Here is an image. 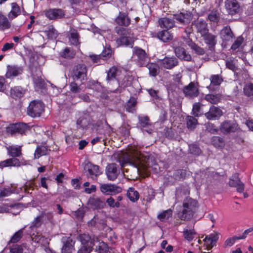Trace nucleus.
Returning <instances> with one entry per match:
<instances>
[{
	"mask_svg": "<svg viewBox=\"0 0 253 253\" xmlns=\"http://www.w3.org/2000/svg\"><path fill=\"white\" fill-rule=\"evenodd\" d=\"M25 93V90L21 86H15L10 90L11 96L15 99L23 97Z\"/></svg>",
	"mask_w": 253,
	"mask_h": 253,
	"instance_id": "c9c22d12",
	"label": "nucleus"
},
{
	"mask_svg": "<svg viewBox=\"0 0 253 253\" xmlns=\"http://www.w3.org/2000/svg\"><path fill=\"white\" fill-rule=\"evenodd\" d=\"M121 71L117 67L113 66L110 68L107 72L106 81L107 83L111 84L112 83H115L119 84V77L121 75Z\"/></svg>",
	"mask_w": 253,
	"mask_h": 253,
	"instance_id": "1a4fd4ad",
	"label": "nucleus"
},
{
	"mask_svg": "<svg viewBox=\"0 0 253 253\" xmlns=\"http://www.w3.org/2000/svg\"><path fill=\"white\" fill-rule=\"evenodd\" d=\"M191 48L198 54L203 55L205 53V49L193 42L189 44Z\"/></svg>",
	"mask_w": 253,
	"mask_h": 253,
	"instance_id": "13d9d810",
	"label": "nucleus"
},
{
	"mask_svg": "<svg viewBox=\"0 0 253 253\" xmlns=\"http://www.w3.org/2000/svg\"><path fill=\"white\" fill-rule=\"evenodd\" d=\"M19 159L15 158H9L0 162V168L4 167H19L22 165Z\"/></svg>",
	"mask_w": 253,
	"mask_h": 253,
	"instance_id": "5701e85b",
	"label": "nucleus"
},
{
	"mask_svg": "<svg viewBox=\"0 0 253 253\" xmlns=\"http://www.w3.org/2000/svg\"><path fill=\"white\" fill-rule=\"evenodd\" d=\"M100 190L103 194L106 195H114L122 191V188L120 187L109 184H101Z\"/></svg>",
	"mask_w": 253,
	"mask_h": 253,
	"instance_id": "6e6552de",
	"label": "nucleus"
},
{
	"mask_svg": "<svg viewBox=\"0 0 253 253\" xmlns=\"http://www.w3.org/2000/svg\"><path fill=\"white\" fill-rule=\"evenodd\" d=\"M225 6L229 14L233 15L239 11V5L236 0H227Z\"/></svg>",
	"mask_w": 253,
	"mask_h": 253,
	"instance_id": "4be33fe9",
	"label": "nucleus"
},
{
	"mask_svg": "<svg viewBox=\"0 0 253 253\" xmlns=\"http://www.w3.org/2000/svg\"><path fill=\"white\" fill-rule=\"evenodd\" d=\"M108 250V245L103 242H99L96 247V251L98 253H107Z\"/></svg>",
	"mask_w": 253,
	"mask_h": 253,
	"instance_id": "864d4df0",
	"label": "nucleus"
},
{
	"mask_svg": "<svg viewBox=\"0 0 253 253\" xmlns=\"http://www.w3.org/2000/svg\"><path fill=\"white\" fill-rule=\"evenodd\" d=\"M222 115L221 110L216 106H212L209 111L206 113L205 115L209 120H216L218 119Z\"/></svg>",
	"mask_w": 253,
	"mask_h": 253,
	"instance_id": "a211bd4d",
	"label": "nucleus"
},
{
	"mask_svg": "<svg viewBox=\"0 0 253 253\" xmlns=\"http://www.w3.org/2000/svg\"><path fill=\"white\" fill-rule=\"evenodd\" d=\"M205 99L212 104H217L220 99L219 94H207L205 96Z\"/></svg>",
	"mask_w": 253,
	"mask_h": 253,
	"instance_id": "8fccbe9b",
	"label": "nucleus"
},
{
	"mask_svg": "<svg viewBox=\"0 0 253 253\" xmlns=\"http://www.w3.org/2000/svg\"><path fill=\"white\" fill-rule=\"evenodd\" d=\"M61 241L63 244L62 253H72L75 250V242L70 237H63Z\"/></svg>",
	"mask_w": 253,
	"mask_h": 253,
	"instance_id": "f8f14e48",
	"label": "nucleus"
},
{
	"mask_svg": "<svg viewBox=\"0 0 253 253\" xmlns=\"http://www.w3.org/2000/svg\"><path fill=\"white\" fill-rule=\"evenodd\" d=\"M50 150L47 147L44 146H38L34 153V157L35 159H39L41 156L46 155L49 154Z\"/></svg>",
	"mask_w": 253,
	"mask_h": 253,
	"instance_id": "473e14b6",
	"label": "nucleus"
},
{
	"mask_svg": "<svg viewBox=\"0 0 253 253\" xmlns=\"http://www.w3.org/2000/svg\"><path fill=\"white\" fill-rule=\"evenodd\" d=\"M194 234H195V232L193 230L186 229L183 231L184 238L189 241H191L193 240Z\"/></svg>",
	"mask_w": 253,
	"mask_h": 253,
	"instance_id": "680f3d73",
	"label": "nucleus"
},
{
	"mask_svg": "<svg viewBox=\"0 0 253 253\" xmlns=\"http://www.w3.org/2000/svg\"><path fill=\"white\" fill-rule=\"evenodd\" d=\"M23 252V248L21 245H14L10 249V253H22Z\"/></svg>",
	"mask_w": 253,
	"mask_h": 253,
	"instance_id": "338daca9",
	"label": "nucleus"
},
{
	"mask_svg": "<svg viewBox=\"0 0 253 253\" xmlns=\"http://www.w3.org/2000/svg\"><path fill=\"white\" fill-rule=\"evenodd\" d=\"M60 55L63 58L70 59L75 56V52L73 49L66 47L60 53Z\"/></svg>",
	"mask_w": 253,
	"mask_h": 253,
	"instance_id": "c03bdc74",
	"label": "nucleus"
},
{
	"mask_svg": "<svg viewBox=\"0 0 253 253\" xmlns=\"http://www.w3.org/2000/svg\"><path fill=\"white\" fill-rule=\"evenodd\" d=\"M106 203L111 208H119L120 204L119 202H115L112 197H109L106 200Z\"/></svg>",
	"mask_w": 253,
	"mask_h": 253,
	"instance_id": "774afa93",
	"label": "nucleus"
},
{
	"mask_svg": "<svg viewBox=\"0 0 253 253\" xmlns=\"http://www.w3.org/2000/svg\"><path fill=\"white\" fill-rule=\"evenodd\" d=\"M82 84L78 81L73 80L69 84V89L73 93H79L81 91V86Z\"/></svg>",
	"mask_w": 253,
	"mask_h": 253,
	"instance_id": "79ce46f5",
	"label": "nucleus"
},
{
	"mask_svg": "<svg viewBox=\"0 0 253 253\" xmlns=\"http://www.w3.org/2000/svg\"><path fill=\"white\" fill-rule=\"evenodd\" d=\"M126 164H128L134 168H136L137 172L141 170L144 167L138 157H133L128 156L125 163H123L121 164V165L122 167H123Z\"/></svg>",
	"mask_w": 253,
	"mask_h": 253,
	"instance_id": "2eb2a0df",
	"label": "nucleus"
},
{
	"mask_svg": "<svg viewBox=\"0 0 253 253\" xmlns=\"http://www.w3.org/2000/svg\"><path fill=\"white\" fill-rule=\"evenodd\" d=\"M38 72L37 75H33V80L36 90L39 91L45 88L46 84L41 76V71L39 70Z\"/></svg>",
	"mask_w": 253,
	"mask_h": 253,
	"instance_id": "aec40b11",
	"label": "nucleus"
},
{
	"mask_svg": "<svg viewBox=\"0 0 253 253\" xmlns=\"http://www.w3.org/2000/svg\"><path fill=\"white\" fill-rule=\"evenodd\" d=\"M212 144L217 148H222L225 146L223 139L219 136H213L211 139Z\"/></svg>",
	"mask_w": 253,
	"mask_h": 253,
	"instance_id": "09e8293b",
	"label": "nucleus"
},
{
	"mask_svg": "<svg viewBox=\"0 0 253 253\" xmlns=\"http://www.w3.org/2000/svg\"><path fill=\"white\" fill-rule=\"evenodd\" d=\"M197 32L200 33L201 37H203L209 33L207 23L204 20H198L195 24Z\"/></svg>",
	"mask_w": 253,
	"mask_h": 253,
	"instance_id": "cd10ccee",
	"label": "nucleus"
},
{
	"mask_svg": "<svg viewBox=\"0 0 253 253\" xmlns=\"http://www.w3.org/2000/svg\"><path fill=\"white\" fill-rule=\"evenodd\" d=\"M220 37L224 41H230L234 37L233 33L229 26L223 28L220 32Z\"/></svg>",
	"mask_w": 253,
	"mask_h": 253,
	"instance_id": "c85d7f7f",
	"label": "nucleus"
},
{
	"mask_svg": "<svg viewBox=\"0 0 253 253\" xmlns=\"http://www.w3.org/2000/svg\"><path fill=\"white\" fill-rule=\"evenodd\" d=\"M21 13L19 6L18 4L13 2L11 3V10L8 14V17L10 19H13L16 18Z\"/></svg>",
	"mask_w": 253,
	"mask_h": 253,
	"instance_id": "4c0bfd02",
	"label": "nucleus"
},
{
	"mask_svg": "<svg viewBox=\"0 0 253 253\" xmlns=\"http://www.w3.org/2000/svg\"><path fill=\"white\" fill-rule=\"evenodd\" d=\"M116 32L121 37L116 40V42L119 46L125 45L132 46L133 40L130 37L131 31L128 29L122 27H116Z\"/></svg>",
	"mask_w": 253,
	"mask_h": 253,
	"instance_id": "f03ea898",
	"label": "nucleus"
},
{
	"mask_svg": "<svg viewBox=\"0 0 253 253\" xmlns=\"http://www.w3.org/2000/svg\"><path fill=\"white\" fill-rule=\"evenodd\" d=\"M119 173L120 169L116 164H110L106 167V174L109 180H114L117 178Z\"/></svg>",
	"mask_w": 253,
	"mask_h": 253,
	"instance_id": "9b49d317",
	"label": "nucleus"
},
{
	"mask_svg": "<svg viewBox=\"0 0 253 253\" xmlns=\"http://www.w3.org/2000/svg\"><path fill=\"white\" fill-rule=\"evenodd\" d=\"M192 14L189 11H183L174 15V18L180 24H186L190 22Z\"/></svg>",
	"mask_w": 253,
	"mask_h": 253,
	"instance_id": "9d476101",
	"label": "nucleus"
},
{
	"mask_svg": "<svg viewBox=\"0 0 253 253\" xmlns=\"http://www.w3.org/2000/svg\"><path fill=\"white\" fill-rule=\"evenodd\" d=\"M87 67L84 64H78L76 66L72 73L73 80L78 81L81 84H84V81L87 79Z\"/></svg>",
	"mask_w": 253,
	"mask_h": 253,
	"instance_id": "7ed1b4c3",
	"label": "nucleus"
},
{
	"mask_svg": "<svg viewBox=\"0 0 253 253\" xmlns=\"http://www.w3.org/2000/svg\"><path fill=\"white\" fill-rule=\"evenodd\" d=\"M7 71L6 73L7 78H11L13 77L17 76L23 72V69L21 67L17 66H8Z\"/></svg>",
	"mask_w": 253,
	"mask_h": 253,
	"instance_id": "a878e982",
	"label": "nucleus"
},
{
	"mask_svg": "<svg viewBox=\"0 0 253 253\" xmlns=\"http://www.w3.org/2000/svg\"><path fill=\"white\" fill-rule=\"evenodd\" d=\"M78 239L83 246L93 247L94 245L93 240L88 234H81L79 235Z\"/></svg>",
	"mask_w": 253,
	"mask_h": 253,
	"instance_id": "bb28decb",
	"label": "nucleus"
},
{
	"mask_svg": "<svg viewBox=\"0 0 253 253\" xmlns=\"http://www.w3.org/2000/svg\"><path fill=\"white\" fill-rule=\"evenodd\" d=\"M205 42L209 46V48L214 47L216 44V36L208 33L202 37Z\"/></svg>",
	"mask_w": 253,
	"mask_h": 253,
	"instance_id": "c756f323",
	"label": "nucleus"
},
{
	"mask_svg": "<svg viewBox=\"0 0 253 253\" xmlns=\"http://www.w3.org/2000/svg\"><path fill=\"white\" fill-rule=\"evenodd\" d=\"M32 239L33 242L38 243L41 246H46L48 244L47 239L39 233L34 235V237H32Z\"/></svg>",
	"mask_w": 253,
	"mask_h": 253,
	"instance_id": "ea45409f",
	"label": "nucleus"
},
{
	"mask_svg": "<svg viewBox=\"0 0 253 253\" xmlns=\"http://www.w3.org/2000/svg\"><path fill=\"white\" fill-rule=\"evenodd\" d=\"M46 16L51 20H55L64 17L65 13L61 9H50L45 13Z\"/></svg>",
	"mask_w": 253,
	"mask_h": 253,
	"instance_id": "412c9836",
	"label": "nucleus"
},
{
	"mask_svg": "<svg viewBox=\"0 0 253 253\" xmlns=\"http://www.w3.org/2000/svg\"><path fill=\"white\" fill-rule=\"evenodd\" d=\"M183 210L178 213L179 217L181 220H189L195 212L198 207V202L191 198H185L183 202Z\"/></svg>",
	"mask_w": 253,
	"mask_h": 253,
	"instance_id": "f257e3e1",
	"label": "nucleus"
},
{
	"mask_svg": "<svg viewBox=\"0 0 253 253\" xmlns=\"http://www.w3.org/2000/svg\"><path fill=\"white\" fill-rule=\"evenodd\" d=\"M147 68L149 70L150 76L152 77H156L159 74V66L154 63H149L146 65Z\"/></svg>",
	"mask_w": 253,
	"mask_h": 253,
	"instance_id": "58836bf2",
	"label": "nucleus"
},
{
	"mask_svg": "<svg viewBox=\"0 0 253 253\" xmlns=\"http://www.w3.org/2000/svg\"><path fill=\"white\" fill-rule=\"evenodd\" d=\"M239 240L238 236H235L232 238H228L224 242L223 247L226 248L227 247H231L234 245L235 241Z\"/></svg>",
	"mask_w": 253,
	"mask_h": 253,
	"instance_id": "69168bd1",
	"label": "nucleus"
},
{
	"mask_svg": "<svg viewBox=\"0 0 253 253\" xmlns=\"http://www.w3.org/2000/svg\"><path fill=\"white\" fill-rule=\"evenodd\" d=\"M69 42L71 44L77 45L79 43V35L77 30L72 29L69 32L68 34Z\"/></svg>",
	"mask_w": 253,
	"mask_h": 253,
	"instance_id": "e433bc0d",
	"label": "nucleus"
},
{
	"mask_svg": "<svg viewBox=\"0 0 253 253\" xmlns=\"http://www.w3.org/2000/svg\"><path fill=\"white\" fill-rule=\"evenodd\" d=\"M46 33L48 38L51 39H55L58 35L57 31L52 26L48 27Z\"/></svg>",
	"mask_w": 253,
	"mask_h": 253,
	"instance_id": "6e6d98bb",
	"label": "nucleus"
},
{
	"mask_svg": "<svg viewBox=\"0 0 253 253\" xmlns=\"http://www.w3.org/2000/svg\"><path fill=\"white\" fill-rule=\"evenodd\" d=\"M157 37L163 42H166L171 41L172 39L173 36L168 30H163L158 33Z\"/></svg>",
	"mask_w": 253,
	"mask_h": 253,
	"instance_id": "f704fd0d",
	"label": "nucleus"
},
{
	"mask_svg": "<svg viewBox=\"0 0 253 253\" xmlns=\"http://www.w3.org/2000/svg\"><path fill=\"white\" fill-rule=\"evenodd\" d=\"M7 154L12 158H16L22 155L21 146L11 145L6 147Z\"/></svg>",
	"mask_w": 253,
	"mask_h": 253,
	"instance_id": "393cba45",
	"label": "nucleus"
},
{
	"mask_svg": "<svg viewBox=\"0 0 253 253\" xmlns=\"http://www.w3.org/2000/svg\"><path fill=\"white\" fill-rule=\"evenodd\" d=\"M211 81V86H218L223 81V79L220 75H213L210 78Z\"/></svg>",
	"mask_w": 253,
	"mask_h": 253,
	"instance_id": "49530a36",
	"label": "nucleus"
},
{
	"mask_svg": "<svg viewBox=\"0 0 253 253\" xmlns=\"http://www.w3.org/2000/svg\"><path fill=\"white\" fill-rule=\"evenodd\" d=\"M218 238L219 236L217 233H211L207 236L204 240V244L206 246V248H204L203 250H207L208 251L211 250L215 246Z\"/></svg>",
	"mask_w": 253,
	"mask_h": 253,
	"instance_id": "4468645a",
	"label": "nucleus"
},
{
	"mask_svg": "<svg viewBox=\"0 0 253 253\" xmlns=\"http://www.w3.org/2000/svg\"><path fill=\"white\" fill-rule=\"evenodd\" d=\"M172 211L171 209L165 211L157 215V218L161 221H165L171 217Z\"/></svg>",
	"mask_w": 253,
	"mask_h": 253,
	"instance_id": "de8ad7c7",
	"label": "nucleus"
},
{
	"mask_svg": "<svg viewBox=\"0 0 253 253\" xmlns=\"http://www.w3.org/2000/svg\"><path fill=\"white\" fill-rule=\"evenodd\" d=\"M133 56L137 57L136 60L139 66H143L146 64L148 56L144 50L137 46L134 47L133 48Z\"/></svg>",
	"mask_w": 253,
	"mask_h": 253,
	"instance_id": "0eeeda50",
	"label": "nucleus"
},
{
	"mask_svg": "<svg viewBox=\"0 0 253 253\" xmlns=\"http://www.w3.org/2000/svg\"><path fill=\"white\" fill-rule=\"evenodd\" d=\"M211 21L217 22L219 19V14L217 10L212 11L208 16Z\"/></svg>",
	"mask_w": 253,
	"mask_h": 253,
	"instance_id": "bf43d9fd",
	"label": "nucleus"
},
{
	"mask_svg": "<svg viewBox=\"0 0 253 253\" xmlns=\"http://www.w3.org/2000/svg\"><path fill=\"white\" fill-rule=\"evenodd\" d=\"M187 125L188 128L194 129L197 124V120L193 117L188 116L186 119Z\"/></svg>",
	"mask_w": 253,
	"mask_h": 253,
	"instance_id": "5fc2aeb1",
	"label": "nucleus"
},
{
	"mask_svg": "<svg viewBox=\"0 0 253 253\" xmlns=\"http://www.w3.org/2000/svg\"><path fill=\"white\" fill-rule=\"evenodd\" d=\"M10 27V23L7 17L0 13V29L5 30Z\"/></svg>",
	"mask_w": 253,
	"mask_h": 253,
	"instance_id": "a18cd8bd",
	"label": "nucleus"
},
{
	"mask_svg": "<svg viewBox=\"0 0 253 253\" xmlns=\"http://www.w3.org/2000/svg\"><path fill=\"white\" fill-rule=\"evenodd\" d=\"M112 55V50L110 48H105L99 55L100 58L105 60L110 58Z\"/></svg>",
	"mask_w": 253,
	"mask_h": 253,
	"instance_id": "0e129e2a",
	"label": "nucleus"
},
{
	"mask_svg": "<svg viewBox=\"0 0 253 253\" xmlns=\"http://www.w3.org/2000/svg\"><path fill=\"white\" fill-rule=\"evenodd\" d=\"M23 236V230L20 229L16 232L11 238L10 242L13 243L18 242Z\"/></svg>",
	"mask_w": 253,
	"mask_h": 253,
	"instance_id": "052dcab7",
	"label": "nucleus"
},
{
	"mask_svg": "<svg viewBox=\"0 0 253 253\" xmlns=\"http://www.w3.org/2000/svg\"><path fill=\"white\" fill-rule=\"evenodd\" d=\"M88 205L93 209H103L105 206V202L99 197H92L89 199Z\"/></svg>",
	"mask_w": 253,
	"mask_h": 253,
	"instance_id": "6ab92c4d",
	"label": "nucleus"
},
{
	"mask_svg": "<svg viewBox=\"0 0 253 253\" xmlns=\"http://www.w3.org/2000/svg\"><path fill=\"white\" fill-rule=\"evenodd\" d=\"M29 129L27 124L23 123H15L9 125L6 127V132L11 136L16 134H23Z\"/></svg>",
	"mask_w": 253,
	"mask_h": 253,
	"instance_id": "39448f33",
	"label": "nucleus"
},
{
	"mask_svg": "<svg viewBox=\"0 0 253 253\" xmlns=\"http://www.w3.org/2000/svg\"><path fill=\"white\" fill-rule=\"evenodd\" d=\"M86 168L89 174V175L93 178V176L95 177L102 173L100 167L97 165H93L92 164H87Z\"/></svg>",
	"mask_w": 253,
	"mask_h": 253,
	"instance_id": "7c9ffc66",
	"label": "nucleus"
},
{
	"mask_svg": "<svg viewBox=\"0 0 253 253\" xmlns=\"http://www.w3.org/2000/svg\"><path fill=\"white\" fill-rule=\"evenodd\" d=\"M127 196L131 201L135 202L138 200L139 195L138 192L135 190L134 188L130 187L127 190Z\"/></svg>",
	"mask_w": 253,
	"mask_h": 253,
	"instance_id": "37998d69",
	"label": "nucleus"
},
{
	"mask_svg": "<svg viewBox=\"0 0 253 253\" xmlns=\"http://www.w3.org/2000/svg\"><path fill=\"white\" fill-rule=\"evenodd\" d=\"M88 125V121L86 118L84 117H81L77 121V126L78 128H86Z\"/></svg>",
	"mask_w": 253,
	"mask_h": 253,
	"instance_id": "3c124183",
	"label": "nucleus"
},
{
	"mask_svg": "<svg viewBox=\"0 0 253 253\" xmlns=\"http://www.w3.org/2000/svg\"><path fill=\"white\" fill-rule=\"evenodd\" d=\"M183 92L185 96L189 98H193L198 95V89L196 84L191 82L189 85L183 88Z\"/></svg>",
	"mask_w": 253,
	"mask_h": 253,
	"instance_id": "f3484780",
	"label": "nucleus"
},
{
	"mask_svg": "<svg viewBox=\"0 0 253 253\" xmlns=\"http://www.w3.org/2000/svg\"><path fill=\"white\" fill-rule=\"evenodd\" d=\"M44 112V104L40 101H31L27 108V114L32 118L39 117Z\"/></svg>",
	"mask_w": 253,
	"mask_h": 253,
	"instance_id": "20e7f679",
	"label": "nucleus"
},
{
	"mask_svg": "<svg viewBox=\"0 0 253 253\" xmlns=\"http://www.w3.org/2000/svg\"><path fill=\"white\" fill-rule=\"evenodd\" d=\"M159 23L162 28L169 29L174 26V22L173 20L164 17L159 19Z\"/></svg>",
	"mask_w": 253,
	"mask_h": 253,
	"instance_id": "72a5a7b5",
	"label": "nucleus"
},
{
	"mask_svg": "<svg viewBox=\"0 0 253 253\" xmlns=\"http://www.w3.org/2000/svg\"><path fill=\"white\" fill-rule=\"evenodd\" d=\"M245 94L248 96L253 95V84H246L243 88Z\"/></svg>",
	"mask_w": 253,
	"mask_h": 253,
	"instance_id": "4d7b16f0",
	"label": "nucleus"
},
{
	"mask_svg": "<svg viewBox=\"0 0 253 253\" xmlns=\"http://www.w3.org/2000/svg\"><path fill=\"white\" fill-rule=\"evenodd\" d=\"M174 52L176 56L180 59L187 61H189L191 60V55L182 47L178 46L175 48Z\"/></svg>",
	"mask_w": 253,
	"mask_h": 253,
	"instance_id": "b1692460",
	"label": "nucleus"
},
{
	"mask_svg": "<svg viewBox=\"0 0 253 253\" xmlns=\"http://www.w3.org/2000/svg\"><path fill=\"white\" fill-rule=\"evenodd\" d=\"M40 215L43 223L48 222L52 223L53 222V213L52 212L43 211Z\"/></svg>",
	"mask_w": 253,
	"mask_h": 253,
	"instance_id": "a19ab883",
	"label": "nucleus"
},
{
	"mask_svg": "<svg viewBox=\"0 0 253 253\" xmlns=\"http://www.w3.org/2000/svg\"><path fill=\"white\" fill-rule=\"evenodd\" d=\"M186 171L184 169H177L173 173V176L176 180L183 179L186 177Z\"/></svg>",
	"mask_w": 253,
	"mask_h": 253,
	"instance_id": "603ef678",
	"label": "nucleus"
},
{
	"mask_svg": "<svg viewBox=\"0 0 253 253\" xmlns=\"http://www.w3.org/2000/svg\"><path fill=\"white\" fill-rule=\"evenodd\" d=\"M221 131L224 134L234 133L240 130L237 123L235 121H225L220 126Z\"/></svg>",
	"mask_w": 253,
	"mask_h": 253,
	"instance_id": "423d86ee",
	"label": "nucleus"
},
{
	"mask_svg": "<svg viewBox=\"0 0 253 253\" xmlns=\"http://www.w3.org/2000/svg\"><path fill=\"white\" fill-rule=\"evenodd\" d=\"M161 66L167 69H172L178 64V60L175 57H166L160 61Z\"/></svg>",
	"mask_w": 253,
	"mask_h": 253,
	"instance_id": "dca6fc26",
	"label": "nucleus"
},
{
	"mask_svg": "<svg viewBox=\"0 0 253 253\" xmlns=\"http://www.w3.org/2000/svg\"><path fill=\"white\" fill-rule=\"evenodd\" d=\"M229 185L231 187H236L237 191L242 193L244 191V184L241 182L238 173L233 174L229 181Z\"/></svg>",
	"mask_w": 253,
	"mask_h": 253,
	"instance_id": "ddd939ff",
	"label": "nucleus"
},
{
	"mask_svg": "<svg viewBox=\"0 0 253 253\" xmlns=\"http://www.w3.org/2000/svg\"><path fill=\"white\" fill-rule=\"evenodd\" d=\"M139 123L141 127H145L150 125L149 119L147 116L139 117Z\"/></svg>",
	"mask_w": 253,
	"mask_h": 253,
	"instance_id": "e2e57ef3",
	"label": "nucleus"
},
{
	"mask_svg": "<svg viewBox=\"0 0 253 253\" xmlns=\"http://www.w3.org/2000/svg\"><path fill=\"white\" fill-rule=\"evenodd\" d=\"M116 22L119 25L127 26L129 25L130 20L125 13L120 12L118 16L116 18Z\"/></svg>",
	"mask_w": 253,
	"mask_h": 253,
	"instance_id": "2f4dec72",
	"label": "nucleus"
}]
</instances>
